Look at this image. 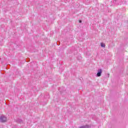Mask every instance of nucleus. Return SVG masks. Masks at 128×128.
Returning <instances> with one entry per match:
<instances>
[{
  "label": "nucleus",
  "mask_w": 128,
  "mask_h": 128,
  "mask_svg": "<svg viewBox=\"0 0 128 128\" xmlns=\"http://www.w3.org/2000/svg\"><path fill=\"white\" fill-rule=\"evenodd\" d=\"M101 46L102 48H106V44L104 43H101Z\"/></svg>",
  "instance_id": "obj_4"
},
{
  "label": "nucleus",
  "mask_w": 128,
  "mask_h": 128,
  "mask_svg": "<svg viewBox=\"0 0 128 128\" xmlns=\"http://www.w3.org/2000/svg\"><path fill=\"white\" fill-rule=\"evenodd\" d=\"M6 117L4 115L0 116V122H6Z\"/></svg>",
  "instance_id": "obj_1"
},
{
  "label": "nucleus",
  "mask_w": 128,
  "mask_h": 128,
  "mask_svg": "<svg viewBox=\"0 0 128 128\" xmlns=\"http://www.w3.org/2000/svg\"><path fill=\"white\" fill-rule=\"evenodd\" d=\"M16 122H18V124H22L23 122L22 119H18L16 120Z\"/></svg>",
  "instance_id": "obj_3"
},
{
  "label": "nucleus",
  "mask_w": 128,
  "mask_h": 128,
  "mask_svg": "<svg viewBox=\"0 0 128 128\" xmlns=\"http://www.w3.org/2000/svg\"><path fill=\"white\" fill-rule=\"evenodd\" d=\"M79 22L81 23L82 22V20H79Z\"/></svg>",
  "instance_id": "obj_5"
},
{
  "label": "nucleus",
  "mask_w": 128,
  "mask_h": 128,
  "mask_svg": "<svg viewBox=\"0 0 128 128\" xmlns=\"http://www.w3.org/2000/svg\"><path fill=\"white\" fill-rule=\"evenodd\" d=\"M102 69H98L96 76H102Z\"/></svg>",
  "instance_id": "obj_2"
}]
</instances>
